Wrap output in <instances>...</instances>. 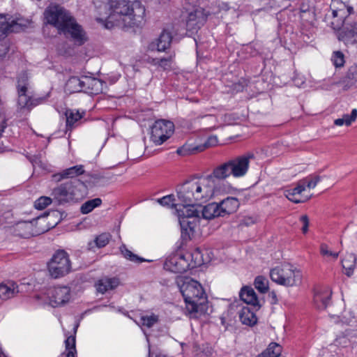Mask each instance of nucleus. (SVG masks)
Listing matches in <instances>:
<instances>
[{
	"instance_id": "nucleus-50",
	"label": "nucleus",
	"mask_w": 357,
	"mask_h": 357,
	"mask_svg": "<svg viewBox=\"0 0 357 357\" xmlns=\"http://www.w3.org/2000/svg\"><path fill=\"white\" fill-rule=\"evenodd\" d=\"M8 43L7 41L0 42V56L6 55L8 51Z\"/></svg>"
},
{
	"instance_id": "nucleus-28",
	"label": "nucleus",
	"mask_w": 357,
	"mask_h": 357,
	"mask_svg": "<svg viewBox=\"0 0 357 357\" xmlns=\"http://www.w3.org/2000/svg\"><path fill=\"white\" fill-rule=\"evenodd\" d=\"M84 76L82 77H72L66 84V90L69 93L83 91Z\"/></svg>"
},
{
	"instance_id": "nucleus-36",
	"label": "nucleus",
	"mask_w": 357,
	"mask_h": 357,
	"mask_svg": "<svg viewBox=\"0 0 357 357\" xmlns=\"http://www.w3.org/2000/svg\"><path fill=\"white\" fill-rule=\"evenodd\" d=\"M175 54H171L170 56L161 59H153L151 63L155 66L161 68L165 70H170L172 66Z\"/></svg>"
},
{
	"instance_id": "nucleus-5",
	"label": "nucleus",
	"mask_w": 357,
	"mask_h": 357,
	"mask_svg": "<svg viewBox=\"0 0 357 357\" xmlns=\"http://www.w3.org/2000/svg\"><path fill=\"white\" fill-rule=\"evenodd\" d=\"M220 216L218 202H212L204 206H202L199 204L195 206H185L181 209H178V221L183 238H191L201 218L211 220Z\"/></svg>"
},
{
	"instance_id": "nucleus-44",
	"label": "nucleus",
	"mask_w": 357,
	"mask_h": 357,
	"mask_svg": "<svg viewBox=\"0 0 357 357\" xmlns=\"http://www.w3.org/2000/svg\"><path fill=\"white\" fill-rule=\"evenodd\" d=\"M204 150L202 146L184 145L177 150V153L180 155H186L190 153H195L196 152L202 151Z\"/></svg>"
},
{
	"instance_id": "nucleus-13",
	"label": "nucleus",
	"mask_w": 357,
	"mask_h": 357,
	"mask_svg": "<svg viewBox=\"0 0 357 357\" xmlns=\"http://www.w3.org/2000/svg\"><path fill=\"white\" fill-rule=\"evenodd\" d=\"M47 298L51 306H62L70 301V289L65 286L50 288L47 292Z\"/></svg>"
},
{
	"instance_id": "nucleus-27",
	"label": "nucleus",
	"mask_w": 357,
	"mask_h": 357,
	"mask_svg": "<svg viewBox=\"0 0 357 357\" xmlns=\"http://www.w3.org/2000/svg\"><path fill=\"white\" fill-rule=\"evenodd\" d=\"M239 318L243 324L253 326L257 323L255 314L248 307H243L239 312Z\"/></svg>"
},
{
	"instance_id": "nucleus-29",
	"label": "nucleus",
	"mask_w": 357,
	"mask_h": 357,
	"mask_svg": "<svg viewBox=\"0 0 357 357\" xmlns=\"http://www.w3.org/2000/svg\"><path fill=\"white\" fill-rule=\"evenodd\" d=\"M339 40L343 41L345 45H354L357 43V33L354 30H345L343 29L337 35Z\"/></svg>"
},
{
	"instance_id": "nucleus-48",
	"label": "nucleus",
	"mask_w": 357,
	"mask_h": 357,
	"mask_svg": "<svg viewBox=\"0 0 357 357\" xmlns=\"http://www.w3.org/2000/svg\"><path fill=\"white\" fill-rule=\"evenodd\" d=\"M109 240V235L108 234H102L96 237L95 243L98 248L105 247Z\"/></svg>"
},
{
	"instance_id": "nucleus-32",
	"label": "nucleus",
	"mask_w": 357,
	"mask_h": 357,
	"mask_svg": "<svg viewBox=\"0 0 357 357\" xmlns=\"http://www.w3.org/2000/svg\"><path fill=\"white\" fill-rule=\"evenodd\" d=\"M10 24L11 32H19L26 27L30 24V21L21 17H10Z\"/></svg>"
},
{
	"instance_id": "nucleus-26",
	"label": "nucleus",
	"mask_w": 357,
	"mask_h": 357,
	"mask_svg": "<svg viewBox=\"0 0 357 357\" xmlns=\"http://www.w3.org/2000/svg\"><path fill=\"white\" fill-rule=\"evenodd\" d=\"M185 257L187 258L188 261L190 262V268H192L196 266H200L205 262L203 258V255L199 248H196L190 253H185Z\"/></svg>"
},
{
	"instance_id": "nucleus-6",
	"label": "nucleus",
	"mask_w": 357,
	"mask_h": 357,
	"mask_svg": "<svg viewBox=\"0 0 357 357\" xmlns=\"http://www.w3.org/2000/svg\"><path fill=\"white\" fill-rule=\"evenodd\" d=\"M252 153L236 157L214 168V175L218 180H225L232 175L234 178L243 177L248 172L250 161L254 159Z\"/></svg>"
},
{
	"instance_id": "nucleus-2",
	"label": "nucleus",
	"mask_w": 357,
	"mask_h": 357,
	"mask_svg": "<svg viewBox=\"0 0 357 357\" xmlns=\"http://www.w3.org/2000/svg\"><path fill=\"white\" fill-rule=\"evenodd\" d=\"M107 10L97 20L105 22L108 29L114 25L139 27L146 22L145 8L138 1L110 0Z\"/></svg>"
},
{
	"instance_id": "nucleus-4",
	"label": "nucleus",
	"mask_w": 357,
	"mask_h": 357,
	"mask_svg": "<svg viewBox=\"0 0 357 357\" xmlns=\"http://www.w3.org/2000/svg\"><path fill=\"white\" fill-rule=\"evenodd\" d=\"M44 15L47 23L56 27L60 33L70 36L76 45H82L86 42L84 31L63 7L50 5L46 8Z\"/></svg>"
},
{
	"instance_id": "nucleus-3",
	"label": "nucleus",
	"mask_w": 357,
	"mask_h": 357,
	"mask_svg": "<svg viewBox=\"0 0 357 357\" xmlns=\"http://www.w3.org/2000/svg\"><path fill=\"white\" fill-rule=\"evenodd\" d=\"M175 282L184 298L186 314L191 319H198L206 310V296L202 284L184 275H178Z\"/></svg>"
},
{
	"instance_id": "nucleus-25",
	"label": "nucleus",
	"mask_w": 357,
	"mask_h": 357,
	"mask_svg": "<svg viewBox=\"0 0 357 357\" xmlns=\"http://www.w3.org/2000/svg\"><path fill=\"white\" fill-rule=\"evenodd\" d=\"M240 298L245 303L258 309L260 307L259 301L255 290L250 287H244L240 291Z\"/></svg>"
},
{
	"instance_id": "nucleus-1",
	"label": "nucleus",
	"mask_w": 357,
	"mask_h": 357,
	"mask_svg": "<svg viewBox=\"0 0 357 357\" xmlns=\"http://www.w3.org/2000/svg\"><path fill=\"white\" fill-rule=\"evenodd\" d=\"M214 169L207 175L185 181L177 189V197L183 206L205 203L222 195H236L238 189L229 183H217Z\"/></svg>"
},
{
	"instance_id": "nucleus-38",
	"label": "nucleus",
	"mask_w": 357,
	"mask_h": 357,
	"mask_svg": "<svg viewBox=\"0 0 357 357\" xmlns=\"http://www.w3.org/2000/svg\"><path fill=\"white\" fill-rule=\"evenodd\" d=\"M357 117V109H353L350 114H344L342 118L335 120L334 123L336 126H341L342 125L350 126Z\"/></svg>"
},
{
	"instance_id": "nucleus-37",
	"label": "nucleus",
	"mask_w": 357,
	"mask_h": 357,
	"mask_svg": "<svg viewBox=\"0 0 357 357\" xmlns=\"http://www.w3.org/2000/svg\"><path fill=\"white\" fill-rule=\"evenodd\" d=\"M66 352L61 354L59 357H75V337L70 335L65 341Z\"/></svg>"
},
{
	"instance_id": "nucleus-12",
	"label": "nucleus",
	"mask_w": 357,
	"mask_h": 357,
	"mask_svg": "<svg viewBox=\"0 0 357 357\" xmlns=\"http://www.w3.org/2000/svg\"><path fill=\"white\" fill-rule=\"evenodd\" d=\"M312 183L311 179L301 181L296 187L286 190L284 191L285 197L290 201L295 203L303 202L308 198V193L310 191Z\"/></svg>"
},
{
	"instance_id": "nucleus-30",
	"label": "nucleus",
	"mask_w": 357,
	"mask_h": 357,
	"mask_svg": "<svg viewBox=\"0 0 357 357\" xmlns=\"http://www.w3.org/2000/svg\"><path fill=\"white\" fill-rule=\"evenodd\" d=\"M178 203L176 202L175 196L174 195H169L162 197V198L155 199V202L162 206L175 208L178 213V209H181L183 205L178 199Z\"/></svg>"
},
{
	"instance_id": "nucleus-31",
	"label": "nucleus",
	"mask_w": 357,
	"mask_h": 357,
	"mask_svg": "<svg viewBox=\"0 0 357 357\" xmlns=\"http://www.w3.org/2000/svg\"><path fill=\"white\" fill-rule=\"evenodd\" d=\"M342 268L344 269L345 272L344 273L350 277L353 273L354 269L356 266V257L353 254H348L347 255L342 259Z\"/></svg>"
},
{
	"instance_id": "nucleus-15",
	"label": "nucleus",
	"mask_w": 357,
	"mask_h": 357,
	"mask_svg": "<svg viewBox=\"0 0 357 357\" xmlns=\"http://www.w3.org/2000/svg\"><path fill=\"white\" fill-rule=\"evenodd\" d=\"M207 15L202 8H195L188 13L186 29L192 33L196 32L206 22Z\"/></svg>"
},
{
	"instance_id": "nucleus-43",
	"label": "nucleus",
	"mask_w": 357,
	"mask_h": 357,
	"mask_svg": "<svg viewBox=\"0 0 357 357\" xmlns=\"http://www.w3.org/2000/svg\"><path fill=\"white\" fill-rule=\"evenodd\" d=\"M29 83V75L26 72L22 73L18 76L17 79V91H28Z\"/></svg>"
},
{
	"instance_id": "nucleus-20",
	"label": "nucleus",
	"mask_w": 357,
	"mask_h": 357,
	"mask_svg": "<svg viewBox=\"0 0 357 357\" xmlns=\"http://www.w3.org/2000/svg\"><path fill=\"white\" fill-rule=\"evenodd\" d=\"M331 290L326 287L322 290L314 291V307L319 310H325L331 303Z\"/></svg>"
},
{
	"instance_id": "nucleus-53",
	"label": "nucleus",
	"mask_w": 357,
	"mask_h": 357,
	"mask_svg": "<svg viewBox=\"0 0 357 357\" xmlns=\"http://www.w3.org/2000/svg\"><path fill=\"white\" fill-rule=\"evenodd\" d=\"M321 177L319 176H314V187L317 185V183L320 181Z\"/></svg>"
},
{
	"instance_id": "nucleus-11",
	"label": "nucleus",
	"mask_w": 357,
	"mask_h": 357,
	"mask_svg": "<svg viewBox=\"0 0 357 357\" xmlns=\"http://www.w3.org/2000/svg\"><path fill=\"white\" fill-rule=\"evenodd\" d=\"M174 123L169 121L158 120L151 127V140L155 145H160L174 132Z\"/></svg>"
},
{
	"instance_id": "nucleus-35",
	"label": "nucleus",
	"mask_w": 357,
	"mask_h": 357,
	"mask_svg": "<svg viewBox=\"0 0 357 357\" xmlns=\"http://www.w3.org/2000/svg\"><path fill=\"white\" fill-rule=\"evenodd\" d=\"M84 112L80 113L77 110L68 109L66 112V126L72 128L76 126L79 120L82 118Z\"/></svg>"
},
{
	"instance_id": "nucleus-34",
	"label": "nucleus",
	"mask_w": 357,
	"mask_h": 357,
	"mask_svg": "<svg viewBox=\"0 0 357 357\" xmlns=\"http://www.w3.org/2000/svg\"><path fill=\"white\" fill-rule=\"evenodd\" d=\"M282 353V347L275 342H271L267 349L256 357H279Z\"/></svg>"
},
{
	"instance_id": "nucleus-14",
	"label": "nucleus",
	"mask_w": 357,
	"mask_h": 357,
	"mask_svg": "<svg viewBox=\"0 0 357 357\" xmlns=\"http://www.w3.org/2000/svg\"><path fill=\"white\" fill-rule=\"evenodd\" d=\"M165 270L174 272H184L190 268V264L188 261L185 255L173 254L169 255L164 264Z\"/></svg>"
},
{
	"instance_id": "nucleus-39",
	"label": "nucleus",
	"mask_w": 357,
	"mask_h": 357,
	"mask_svg": "<svg viewBox=\"0 0 357 357\" xmlns=\"http://www.w3.org/2000/svg\"><path fill=\"white\" fill-rule=\"evenodd\" d=\"M102 204V200L100 198H95L89 200L84 203L81 206V212L83 214H87L91 212L95 208L100 206Z\"/></svg>"
},
{
	"instance_id": "nucleus-16",
	"label": "nucleus",
	"mask_w": 357,
	"mask_h": 357,
	"mask_svg": "<svg viewBox=\"0 0 357 357\" xmlns=\"http://www.w3.org/2000/svg\"><path fill=\"white\" fill-rule=\"evenodd\" d=\"M172 41V33L167 29L162 30L158 38L151 41L148 45L150 51L165 52L170 47Z\"/></svg>"
},
{
	"instance_id": "nucleus-51",
	"label": "nucleus",
	"mask_w": 357,
	"mask_h": 357,
	"mask_svg": "<svg viewBox=\"0 0 357 357\" xmlns=\"http://www.w3.org/2000/svg\"><path fill=\"white\" fill-rule=\"evenodd\" d=\"M347 77L350 79H357V66H351L347 73Z\"/></svg>"
},
{
	"instance_id": "nucleus-52",
	"label": "nucleus",
	"mask_w": 357,
	"mask_h": 357,
	"mask_svg": "<svg viewBox=\"0 0 357 357\" xmlns=\"http://www.w3.org/2000/svg\"><path fill=\"white\" fill-rule=\"evenodd\" d=\"M218 137L216 136H211L208 137L207 143L209 146H214L218 143Z\"/></svg>"
},
{
	"instance_id": "nucleus-24",
	"label": "nucleus",
	"mask_w": 357,
	"mask_h": 357,
	"mask_svg": "<svg viewBox=\"0 0 357 357\" xmlns=\"http://www.w3.org/2000/svg\"><path fill=\"white\" fill-rule=\"evenodd\" d=\"M84 172V167L82 165H76L70 168L66 169L60 173L52 175V178L54 181L59 182L64 178H74Z\"/></svg>"
},
{
	"instance_id": "nucleus-23",
	"label": "nucleus",
	"mask_w": 357,
	"mask_h": 357,
	"mask_svg": "<svg viewBox=\"0 0 357 357\" xmlns=\"http://www.w3.org/2000/svg\"><path fill=\"white\" fill-rule=\"evenodd\" d=\"M120 284L119 279L117 278H102L98 280L95 287L98 292L105 294V292L114 289Z\"/></svg>"
},
{
	"instance_id": "nucleus-46",
	"label": "nucleus",
	"mask_w": 357,
	"mask_h": 357,
	"mask_svg": "<svg viewBox=\"0 0 357 357\" xmlns=\"http://www.w3.org/2000/svg\"><path fill=\"white\" fill-rule=\"evenodd\" d=\"M331 61L336 68L342 67L345 62L344 55L340 51H335L332 55Z\"/></svg>"
},
{
	"instance_id": "nucleus-19",
	"label": "nucleus",
	"mask_w": 357,
	"mask_h": 357,
	"mask_svg": "<svg viewBox=\"0 0 357 357\" xmlns=\"http://www.w3.org/2000/svg\"><path fill=\"white\" fill-rule=\"evenodd\" d=\"M17 109L22 114L28 113L33 107L38 104V100H34L28 94V91H17Z\"/></svg>"
},
{
	"instance_id": "nucleus-18",
	"label": "nucleus",
	"mask_w": 357,
	"mask_h": 357,
	"mask_svg": "<svg viewBox=\"0 0 357 357\" xmlns=\"http://www.w3.org/2000/svg\"><path fill=\"white\" fill-rule=\"evenodd\" d=\"M83 92L91 95L102 93L106 88V83L99 79L84 76Z\"/></svg>"
},
{
	"instance_id": "nucleus-54",
	"label": "nucleus",
	"mask_w": 357,
	"mask_h": 357,
	"mask_svg": "<svg viewBox=\"0 0 357 357\" xmlns=\"http://www.w3.org/2000/svg\"><path fill=\"white\" fill-rule=\"evenodd\" d=\"M151 357H153V356ZM155 357H164V356H161L160 355H156Z\"/></svg>"
},
{
	"instance_id": "nucleus-42",
	"label": "nucleus",
	"mask_w": 357,
	"mask_h": 357,
	"mask_svg": "<svg viewBox=\"0 0 357 357\" xmlns=\"http://www.w3.org/2000/svg\"><path fill=\"white\" fill-rule=\"evenodd\" d=\"M254 284L255 288L262 294L267 292L268 290V280L264 276H257Z\"/></svg>"
},
{
	"instance_id": "nucleus-41",
	"label": "nucleus",
	"mask_w": 357,
	"mask_h": 357,
	"mask_svg": "<svg viewBox=\"0 0 357 357\" xmlns=\"http://www.w3.org/2000/svg\"><path fill=\"white\" fill-rule=\"evenodd\" d=\"M120 251L123 256L128 260L134 263H141L145 261V259L137 256L129 250L125 245H122L120 247Z\"/></svg>"
},
{
	"instance_id": "nucleus-47",
	"label": "nucleus",
	"mask_w": 357,
	"mask_h": 357,
	"mask_svg": "<svg viewBox=\"0 0 357 357\" xmlns=\"http://www.w3.org/2000/svg\"><path fill=\"white\" fill-rule=\"evenodd\" d=\"M320 253L324 257H331L335 259H337L339 256V252L330 250L328 246L325 243L320 245Z\"/></svg>"
},
{
	"instance_id": "nucleus-21",
	"label": "nucleus",
	"mask_w": 357,
	"mask_h": 357,
	"mask_svg": "<svg viewBox=\"0 0 357 357\" xmlns=\"http://www.w3.org/2000/svg\"><path fill=\"white\" fill-rule=\"evenodd\" d=\"M221 213V217L231 214L237 211L240 203L238 199L233 197H227L218 203Z\"/></svg>"
},
{
	"instance_id": "nucleus-45",
	"label": "nucleus",
	"mask_w": 357,
	"mask_h": 357,
	"mask_svg": "<svg viewBox=\"0 0 357 357\" xmlns=\"http://www.w3.org/2000/svg\"><path fill=\"white\" fill-rule=\"evenodd\" d=\"M53 201V197L43 196L36 200L34 206L36 209L43 210L48 206Z\"/></svg>"
},
{
	"instance_id": "nucleus-9",
	"label": "nucleus",
	"mask_w": 357,
	"mask_h": 357,
	"mask_svg": "<svg viewBox=\"0 0 357 357\" xmlns=\"http://www.w3.org/2000/svg\"><path fill=\"white\" fill-rule=\"evenodd\" d=\"M270 278L273 282L285 287H293L301 283V271L290 264L278 265L270 271Z\"/></svg>"
},
{
	"instance_id": "nucleus-8",
	"label": "nucleus",
	"mask_w": 357,
	"mask_h": 357,
	"mask_svg": "<svg viewBox=\"0 0 357 357\" xmlns=\"http://www.w3.org/2000/svg\"><path fill=\"white\" fill-rule=\"evenodd\" d=\"M353 13L352 6L342 0H332L323 21L333 30H340L344 24L347 22L349 16Z\"/></svg>"
},
{
	"instance_id": "nucleus-7",
	"label": "nucleus",
	"mask_w": 357,
	"mask_h": 357,
	"mask_svg": "<svg viewBox=\"0 0 357 357\" xmlns=\"http://www.w3.org/2000/svg\"><path fill=\"white\" fill-rule=\"evenodd\" d=\"M86 185L79 180L66 182L54 188L51 193L54 202L59 204L78 201L86 192Z\"/></svg>"
},
{
	"instance_id": "nucleus-17",
	"label": "nucleus",
	"mask_w": 357,
	"mask_h": 357,
	"mask_svg": "<svg viewBox=\"0 0 357 357\" xmlns=\"http://www.w3.org/2000/svg\"><path fill=\"white\" fill-rule=\"evenodd\" d=\"M24 285L21 284L18 285L15 282L8 280L5 282L0 283V298L2 300H8L24 291Z\"/></svg>"
},
{
	"instance_id": "nucleus-49",
	"label": "nucleus",
	"mask_w": 357,
	"mask_h": 357,
	"mask_svg": "<svg viewBox=\"0 0 357 357\" xmlns=\"http://www.w3.org/2000/svg\"><path fill=\"white\" fill-rule=\"evenodd\" d=\"M300 220L302 223L301 230L303 234H305L308 230L309 220L307 215H302L300 218Z\"/></svg>"
},
{
	"instance_id": "nucleus-40",
	"label": "nucleus",
	"mask_w": 357,
	"mask_h": 357,
	"mask_svg": "<svg viewBox=\"0 0 357 357\" xmlns=\"http://www.w3.org/2000/svg\"><path fill=\"white\" fill-rule=\"evenodd\" d=\"M158 321V317L154 314L143 315L137 324L147 328L152 327Z\"/></svg>"
},
{
	"instance_id": "nucleus-33",
	"label": "nucleus",
	"mask_w": 357,
	"mask_h": 357,
	"mask_svg": "<svg viewBox=\"0 0 357 357\" xmlns=\"http://www.w3.org/2000/svg\"><path fill=\"white\" fill-rule=\"evenodd\" d=\"M10 16L6 14H0V40L5 38L11 32Z\"/></svg>"
},
{
	"instance_id": "nucleus-10",
	"label": "nucleus",
	"mask_w": 357,
	"mask_h": 357,
	"mask_svg": "<svg viewBox=\"0 0 357 357\" xmlns=\"http://www.w3.org/2000/svg\"><path fill=\"white\" fill-rule=\"evenodd\" d=\"M50 275L54 278L63 277L71 271V262L68 254L64 250H58L47 264Z\"/></svg>"
},
{
	"instance_id": "nucleus-22",
	"label": "nucleus",
	"mask_w": 357,
	"mask_h": 357,
	"mask_svg": "<svg viewBox=\"0 0 357 357\" xmlns=\"http://www.w3.org/2000/svg\"><path fill=\"white\" fill-rule=\"evenodd\" d=\"M10 231L14 236L29 238L33 236V226L31 222H20L15 224Z\"/></svg>"
}]
</instances>
